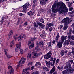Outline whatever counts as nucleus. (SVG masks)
Wrapping results in <instances>:
<instances>
[{
	"label": "nucleus",
	"mask_w": 74,
	"mask_h": 74,
	"mask_svg": "<svg viewBox=\"0 0 74 74\" xmlns=\"http://www.w3.org/2000/svg\"><path fill=\"white\" fill-rule=\"evenodd\" d=\"M52 11L53 13L51 15L52 17H55L56 16V13L59 11V14H66L67 12V8L66 7L64 3L60 2L58 3V1H56L53 5Z\"/></svg>",
	"instance_id": "f257e3e1"
},
{
	"label": "nucleus",
	"mask_w": 74,
	"mask_h": 74,
	"mask_svg": "<svg viewBox=\"0 0 74 74\" xmlns=\"http://www.w3.org/2000/svg\"><path fill=\"white\" fill-rule=\"evenodd\" d=\"M61 22L63 23L64 25L63 28L64 30H66L67 29V28L68 27L67 25H68L69 23L70 22V21L69 18L66 17L64 18L62 21Z\"/></svg>",
	"instance_id": "f03ea898"
},
{
	"label": "nucleus",
	"mask_w": 74,
	"mask_h": 74,
	"mask_svg": "<svg viewBox=\"0 0 74 74\" xmlns=\"http://www.w3.org/2000/svg\"><path fill=\"white\" fill-rule=\"evenodd\" d=\"M64 69H67L68 71V73H72L74 72V69L71 68V64L68 63H67V64L65 66Z\"/></svg>",
	"instance_id": "7ed1b4c3"
},
{
	"label": "nucleus",
	"mask_w": 74,
	"mask_h": 74,
	"mask_svg": "<svg viewBox=\"0 0 74 74\" xmlns=\"http://www.w3.org/2000/svg\"><path fill=\"white\" fill-rule=\"evenodd\" d=\"M22 64H24V63L25 62V61H26V58H24V57H23L20 60L19 63H18L17 66V69H18L19 68V66H20V64H21V63L22 62Z\"/></svg>",
	"instance_id": "20e7f679"
},
{
	"label": "nucleus",
	"mask_w": 74,
	"mask_h": 74,
	"mask_svg": "<svg viewBox=\"0 0 74 74\" xmlns=\"http://www.w3.org/2000/svg\"><path fill=\"white\" fill-rule=\"evenodd\" d=\"M52 53L51 51H49L47 54L44 56V59H49L52 56Z\"/></svg>",
	"instance_id": "39448f33"
},
{
	"label": "nucleus",
	"mask_w": 74,
	"mask_h": 74,
	"mask_svg": "<svg viewBox=\"0 0 74 74\" xmlns=\"http://www.w3.org/2000/svg\"><path fill=\"white\" fill-rule=\"evenodd\" d=\"M31 5H30L28 4H25V5H23V12L26 11V10H27L28 7H30Z\"/></svg>",
	"instance_id": "423d86ee"
},
{
	"label": "nucleus",
	"mask_w": 74,
	"mask_h": 74,
	"mask_svg": "<svg viewBox=\"0 0 74 74\" xmlns=\"http://www.w3.org/2000/svg\"><path fill=\"white\" fill-rule=\"evenodd\" d=\"M21 42H20L18 45L17 44L16 47V52H17L18 51V49H20L21 47Z\"/></svg>",
	"instance_id": "0eeeda50"
},
{
	"label": "nucleus",
	"mask_w": 74,
	"mask_h": 74,
	"mask_svg": "<svg viewBox=\"0 0 74 74\" xmlns=\"http://www.w3.org/2000/svg\"><path fill=\"white\" fill-rule=\"evenodd\" d=\"M66 39H67V36H62L61 39V42L63 43V42H64V41L66 40Z\"/></svg>",
	"instance_id": "6e6552de"
},
{
	"label": "nucleus",
	"mask_w": 74,
	"mask_h": 74,
	"mask_svg": "<svg viewBox=\"0 0 74 74\" xmlns=\"http://www.w3.org/2000/svg\"><path fill=\"white\" fill-rule=\"evenodd\" d=\"M71 29H69V32H67V34L68 35V38L69 39L71 37Z\"/></svg>",
	"instance_id": "1a4fd4ad"
},
{
	"label": "nucleus",
	"mask_w": 74,
	"mask_h": 74,
	"mask_svg": "<svg viewBox=\"0 0 74 74\" xmlns=\"http://www.w3.org/2000/svg\"><path fill=\"white\" fill-rule=\"evenodd\" d=\"M46 66L47 67H50V65H51V62L49 61H48L47 62V61H46Z\"/></svg>",
	"instance_id": "9d476101"
},
{
	"label": "nucleus",
	"mask_w": 74,
	"mask_h": 74,
	"mask_svg": "<svg viewBox=\"0 0 74 74\" xmlns=\"http://www.w3.org/2000/svg\"><path fill=\"white\" fill-rule=\"evenodd\" d=\"M38 24L40 27H41V28L42 29H44V26H45L44 25H43V24H42L40 23H38Z\"/></svg>",
	"instance_id": "9b49d317"
},
{
	"label": "nucleus",
	"mask_w": 74,
	"mask_h": 74,
	"mask_svg": "<svg viewBox=\"0 0 74 74\" xmlns=\"http://www.w3.org/2000/svg\"><path fill=\"white\" fill-rule=\"evenodd\" d=\"M22 74H29V72L27 71L26 70V69H24L22 72Z\"/></svg>",
	"instance_id": "f8f14e48"
},
{
	"label": "nucleus",
	"mask_w": 74,
	"mask_h": 74,
	"mask_svg": "<svg viewBox=\"0 0 74 74\" xmlns=\"http://www.w3.org/2000/svg\"><path fill=\"white\" fill-rule=\"evenodd\" d=\"M69 43H70V40L69 39L66 40L64 42V44L66 45H68L69 44Z\"/></svg>",
	"instance_id": "ddd939ff"
},
{
	"label": "nucleus",
	"mask_w": 74,
	"mask_h": 74,
	"mask_svg": "<svg viewBox=\"0 0 74 74\" xmlns=\"http://www.w3.org/2000/svg\"><path fill=\"white\" fill-rule=\"evenodd\" d=\"M32 54L34 55V56H35V57H38V56H40V54L38 53H34L32 52Z\"/></svg>",
	"instance_id": "4468645a"
},
{
	"label": "nucleus",
	"mask_w": 74,
	"mask_h": 74,
	"mask_svg": "<svg viewBox=\"0 0 74 74\" xmlns=\"http://www.w3.org/2000/svg\"><path fill=\"white\" fill-rule=\"evenodd\" d=\"M63 43L61 42H59L57 45V47H58V48H62V45Z\"/></svg>",
	"instance_id": "2eb2a0df"
},
{
	"label": "nucleus",
	"mask_w": 74,
	"mask_h": 74,
	"mask_svg": "<svg viewBox=\"0 0 74 74\" xmlns=\"http://www.w3.org/2000/svg\"><path fill=\"white\" fill-rule=\"evenodd\" d=\"M40 49L38 48V47L37 46L35 47L34 51L35 52H38V51H40Z\"/></svg>",
	"instance_id": "dca6fc26"
},
{
	"label": "nucleus",
	"mask_w": 74,
	"mask_h": 74,
	"mask_svg": "<svg viewBox=\"0 0 74 74\" xmlns=\"http://www.w3.org/2000/svg\"><path fill=\"white\" fill-rule=\"evenodd\" d=\"M59 37V33H58L57 36H56V41H59V39H58Z\"/></svg>",
	"instance_id": "f3484780"
},
{
	"label": "nucleus",
	"mask_w": 74,
	"mask_h": 74,
	"mask_svg": "<svg viewBox=\"0 0 74 74\" xmlns=\"http://www.w3.org/2000/svg\"><path fill=\"white\" fill-rule=\"evenodd\" d=\"M45 1L44 0H42L40 2V4L42 5H45L46 4Z\"/></svg>",
	"instance_id": "a211bd4d"
},
{
	"label": "nucleus",
	"mask_w": 74,
	"mask_h": 74,
	"mask_svg": "<svg viewBox=\"0 0 74 74\" xmlns=\"http://www.w3.org/2000/svg\"><path fill=\"white\" fill-rule=\"evenodd\" d=\"M60 54L61 56H63V55H64V50H61V51Z\"/></svg>",
	"instance_id": "6ab92c4d"
},
{
	"label": "nucleus",
	"mask_w": 74,
	"mask_h": 74,
	"mask_svg": "<svg viewBox=\"0 0 74 74\" xmlns=\"http://www.w3.org/2000/svg\"><path fill=\"white\" fill-rule=\"evenodd\" d=\"M5 54L6 56L8 58V59H10L11 58V56L7 54V53H5Z\"/></svg>",
	"instance_id": "aec40b11"
},
{
	"label": "nucleus",
	"mask_w": 74,
	"mask_h": 74,
	"mask_svg": "<svg viewBox=\"0 0 74 74\" xmlns=\"http://www.w3.org/2000/svg\"><path fill=\"white\" fill-rule=\"evenodd\" d=\"M34 12L32 11H30L27 13L28 15H32L33 14Z\"/></svg>",
	"instance_id": "412c9836"
},
{
	"label": "nucleus",
	"mask_w": 74,
	"mask_h": 74,
	"mask_svg": "<svg viewBox=\"0 0 74 74\" xmlns=\"http://www.w3.org/2000/svg\"><path fill=\"white\" fill-rule=\"evenodd\" d=\"M22 38H23L22 35H20V36L18 38V40L19 41H21V40L22 39Z\"/></svg>",
	"instance_id": "4be33fe9"
},
{
	"label": "nucleus",
	"mask_w": 74,
	"mask_h": 74,
	"mask_svg": "<svg viewBox=\"0 0 74 74\" xmlns=\"http://www.w3.org/2000/svg\"><path fill=\"white\" fill-rule=\"evenodd\" d=\"M14 41H12L11 42L10 45V48L12 47V45H14Z\"/></svg>",
	"instance_id": "5701e85b"
},
{
	"label": "nucleus",
	"mask_w": 74,
	"mask_h": 74,
	"mask_svg": "<svg viewBox=\"0 0 74 74\" xmlns=\"http://www.w3.org/2000/svg\"><path fill=\"white\" fill-rule=\"evenodd\" d=\"M68 73V71L67 70V69L66 70L63 71L62 72V74H66V73Z\"/></svg>",
	"instance_id": "b1692460"
},
{
	"label": "nucleus",
	"mask_w": 74,
	"mask_h": 74,
	"mask_svg": "<svg viewBox=\"0 0 74 74\" xmlns=\"http://www.w3.org/2000/svg\"><path fill=\"white\" fill-rule=\"evenodd\" d=\"M10 71L11 73L12 74H14V69H13V68H11Z\"/></svg>",
	"instance_id": "393cba45"
},
{
	"label": "nucleus",
	"mask_w": 74,
	"mask_h": 74,
	"mask_svg": "<svg viewBox=\"0 0 74 74\" xmlns=\"http://www.w3.org/2000/svg\"><path fill=\"white\" fill-rule=\"evenodd\" d=\"M33 25L34 27H37V28L38 27V25L36 24V23L35 22L34 23Z\"/></svg>",
	"instance_id": "a878e982"
},
{
	"label": "nucleus",
	"mask_w": 74,
	"mask_h": 74,
	"mask_svg": "<svg viewBox=\"0 0 74 74\" xmlns=\"http://www.w3.org/2000/svg\"><path fill=\"white\" fill-rule=\"evenodd\" d=\"M36 38L35 37H34L33 38H32L31 39V41H32V42H34V41H33L34 40H36Z\"/></svg>",
	"instance_id": "bb28decb"
},
{
	"label": "nucleus",
	"mask_w": 74,
	"mask_h": 74,
	"mask_svg": "<svg viewBox=\"0 0 74 74\" xmlns=\"http://www.w3.org/2000/svg\"><path fill=\"white\" fill-rule=\"evenodd\" d=\"M45 43V42L43 41H41L39 43V44L40 45H44Z\"/></svg>",
	"instance_id": "cd10ccee"
},
{
	"label": "nucleus",
	"mask_w": 74,
	"mask_h": 74,
	"mask_svg": "<svg viewBox=\"0 0 74 74\" xmlns=\"http://www.w3.org/2000/svg\"><path fill=\"white\" fill-rule=\"evenodd\" d=\"M53 26V24H52V23H49L48 24V26L49 27H51V26Z\"/></svg>",
	"instance_id": "c85d7f7f"
},
{
	"label": "nucleus",
	"mask_w": 74,
	"mask_h": 74,
	"mask_svg": "<svg viewBox=\"0 0 74 74\" xmlns=\"http://www.w3.org/2000/svg\"><path fill=\"white\" fill-rule=\"evenodd\" d=\"M34 44L33 43H32V44L29 46V48H33L34 47Z\"/></svg>",
	"instance_id": "c756f323"
},
{
	"label": "nucleus",
	"mask_w": 74,
	"mask_h": 74,
	"mask_svg": "<svg viewBox=\"0 0 74 74\" xmlns=\"http://www.w3.org/2000/svg\"><path fill=\"white\" fill-rule=\"evenodd\" d=\"M9 34H10V37H12V34H13V31L11 30Z\"/></svg>",
	"instance_id": "7c9ffc66"
},
{
	"label": "nucleus",
	"mask_w": 74,
	"mask_h": 74,
	"mask_svg": "<svg viewBox=\"0 0 74 74\" xmlns=\"http://www.w3.org/2000/svg\"><path fill=\"white\" fill-rule=\"evenodd\" d=\"M48 46L49 47L52 48V45H51V42H49V45H48Z\"/></svg>",
	"instance_id": "2f4dec72"
},
{
	"label": "nucleus",
	"mask_w": 74,
	"mask_h": 74,
	"mask_svg": "<svg viewBox=\"0 0 74 74\" xmlns=\"http://www.w3.org/2000/svg\"><path fill=\"white\" fill-rule=\"evenodd\" d=\"M70 43L72 45H74V41H73L72 40H71Z\"/></svg>",
	"instance_id": "473e14b6"
},
{
	"label": "nucleus",
	"mask_w": 74,
	"mask_h": 74,
	"mask_svg": "<svg viewBox=\"0 0 74 74\" xmlns=\"http://www.w3.org/2000/svg\"><path fill=\"white\" fill-rule=\"evenodd\" d=\"M71 40H74V35H72L71 37Z\"/></svg>",
	"instance_id": "72a5a7b5"
},
{
	"label": "nucleus",
	"mask_w": 74,
	"mask_h": 74,
	"mask_svg": "<svg viewBox=\"0 0 74 74\" xmlns=\"http://www.w3.org/2000/svg\"><path fill=\"white\" fill-rule=\"evenodd\" d=\"M57 69H58V70H62L63 67H61L59 66H58L57 67Z\"/></svg>",
	"instance_id": "f704fd0d"
},
{
	"label": "nucleus",
	"mask_w": 74,
	"mask_h": 74,
	"mask_svg": "<svg viewBox=\"0 0 74 74\" xmlns=\"http://www.w3.org/2000/svg\"><path fill=\"white\" fill-rule=\"evenodd\" d=\"M45 31H43L42 33L43 34L41 35V36H42V37H44V36H45Z\"/></svg>",
	"instance_id": "c9c22d12"
},
{
	"label": "nucleus",
	"mask_w": 74,
	"mask_h": 74,
	"mask_svg": "<svg viewBox=\"0 0 74 74\" xmlns=\"http://www.w3.org/2000/svg\"><path fill=\"white\" fill-rule=\"evenodd\" d=\"M20 53H21V54H22V53H23V50H22V49H20Z\"/></svg>",
	"instance_id": "e433bc0d"
},
{
	"label": "nucleus",
	"mask_w": 74,
	"mask_h": 74,
	"mask_svg": "<svg viewBox=\"0 0 74 74\" xmlns=\"http://www.w3.org/2000/svg\"><path fill=\"white\" fill-rule=\"evenodd\" d=\"M69 62H70L71 63H73V60H69L68 61Z\"/></svg>",
	"instance_id": "4c0bfd02"
},
{
	"label": "nucleus",
	"mask_w": 74,
	"mask_h": 74,
	"mask_svg": "<svg viewBox=\"0 0 74 74\" xmlns=\"http://www.w3.org/2000/svg\"><path fill=\"white\" fill-rule=\"evenodd\" d=\"M53 57H51V58L50 59V61H53Z\"/></svg>",
	"instance_id": "58836bf2"
},
{
	"label": "nucleus",
	"mask_w": 74,
	"mask_h": 74,
	"mask_svg": "<svg viewBox=\"0 0 74 74\" xmlns=\"http://www.w3.org/2000/svg\"><path fill=\"white\" fill-rule=\"evenodd\" d=\"M63 25H61L60 27H58V29H60L62 28L63 27Z\"/></svg>",
	"instance_id": "ea45409f"
},
{
	"label": "nucleus",
	"mask_w": 74,
	"mask_h": 74,
	"mask_svg": "<svg viewBox=\"0 0 74 74\" xmlns=\"http://www.w3.org/2000/svg\"><path fill=\"white\" fill-rule=\"evenodd\" d=\"M40 22H42L43 23H44V19L42 18H41L40 19Z\"/></svg>",
	"instance_id": "a19ab883"
},
{
	"label": "nucleus",
	"mask_w": 74,
	"mask_h": 74,
	"mask_svg": "<svg viewBox=\"0 0 74 74\" xmlns=\"http://www.w3.org/2000/svg\"><path fill=\"white\" fill-rule=\"evenodd\" d=\"M36 64H38V65H39V66H41V63H40L39 62H36Z\"/></svg>",
	"instance_id": "79ce46f5"
},
{
	"label": "nucleus",
	"mask_w": 74,
	"mask_h": 74,
	"mask_svg": "<svg viewBox=\"0 0 74 74\" xmlns=\"http://www.w3.org/2000/svg\"><path fill=\"white\" fill-rule=\"evenodd\" d=\"M23 37L24 38V39H26V35H25V34H23Z\"/></svg>",
	"instance_id": "37998d69"
},
{
	"label": "nucleus",
	"mask_w": 74,
	"mask_h": 74,
	"mask_svg": "<svg viewBox=\"0 0 74 74\" xmlns=\"http://www.w3.org/2000/svg\"><path fill=\"white\" fill-rule=\"evenodd\" d=\"M53 29V28H52V27H51L49 29V32H52V30Z\"/></svg>",
	"instance_id": "c03bdc74"
},
{
	"label": "nucleus",
	"mask_w": 74,
	"mask_h": 74,
	"mask_svg": "<svg viewBox=\"0 0 74 74\" xmlns=\"http://www.w3.org/2000/svg\"><path fill=\"white\" fill-rule=\"evenodd\" d=\"M11 37V35H10V34H9L8 36V40H9L10 39Z\"/></svg>",
	"instance_id": "a18cd8bd"
},
{
	"label": "nucleus",
	"mask_w": 74,
	"mask_h": 74,
	"mask_svg": "<svg viewBox=\"0 0 74 74\" xmlns=\"http://www.w3.org/2000/svg\"><path fill=\"white\" fill-rule=\"evenodd\" d=\"M73 8H69V10L70 11H72V10H73Z\"/></svg>",
	"instance_id": "49530a36"
},
{
	"label": "nucleus",
	"mask_w": 74,
	"mask_h": 74,
	"mask_svg": "<svg viewBox=\"0 0 74 74\" xmlns=\"http://www.w3.org/2000/svg\"><path fill=\"white\" fill-rule=\"evenodd\" d=\"M13 38H14L15 39V40H16V39H18V37H17L16 36H14L13 37Z\"/></svg>",
	"instance_id": "de8ad7c7"
},
{
	"label": "nucleus",
	"mask_w": 74,
	"mask_h": 74,
	"mask_svg": "<svg viewBox=\"0 0 74 74\" xmlns=\"http://www.w3.org/2000/svg\"><path fill=\"white\" fill-rule=\"evenodd\" d=\"M26 69V71H27V70H30V67H28L26 69Z\"/></svg>",
	"instance_id": "09e8293b"
},
{
	"label": "nucleus",
	"mask_w": 74,
	"mask_h": 74,
	"mask_svg": "<svg viewBox=\"0 0 74 74\" xmlns=\"http://www.w3.org/2000/svg\"><path fill=\"white\" fill-rule=\"evenodd\" d=\"M32 56L30 54H29L28 55V58H31Z\"/></svg>",
	"instance_id": "8fccbe9b"
},
{
	"label": "nucleus",
	"mask_w": 74,
	"mask_h": 74,
	"mask_svg": "<svg viewBox=\"0 0 74 74\" xmlns=\"http://www.w3.org/2000/svg\"><path fill=\"white\" fill-rule=\"evenodd\" d=\"M47 13L49 14H51V10H48L47 11Z\"/></svg>",
	"instance_id": "3c124183"
},
{
	"label": "nucleus",
	"mask_w": 74,
	"mask_h": 74,
	"mask_svg": "<svg viewBox=\"0 0 74 74\" xmlns=\"http://www.w3.org/2000/svg\"><path fill=\"white\" fill-rule=\"evenodd\" d=\"M35 74H40V71H37L35 72Z\"/></svg>",
	"instance_id": "603ef678"
},
{
	"label": "nucleus",
	"mask_w": 74,
	"mask_h": 74,
	"mask_svg": "<svg viewBox=\"0 0 74 74\" xmlns=\"http://www.w3.org/2000/svg\"><path fill=\"white\" fill-rule=\"evenodd\" d=\"M74 13V10H73L72 12H70L71 14H73Z\"/></svg>",
	"instance_id": "864d4df0"
},
{
	"label": "nucleus",
	"mask_w": 74,
	"mask_h": 74,
	"mask_svg": "<svg viewBox=\"0 0 74 74\" xmlns=\"http://www.w3.org/2000/svg\"><path fill=\"white\" fill-rule=\"evenodd\" d=\"M40 11H41L42 12H44V9H41L40 10Z\"/></svg>",
	"instance_id": "5fc2aeb1"
},
{
	"label": "nucleus",
	"mask_w": 74,
	"mask_h": 74,
	"mask_svg": "<svg viewBox=\"0 0 74 74\" xmlns=\"http://www.w3.org/2000/svg\"><path fill=\"white\" fill-rule=\"evenodd\" d=\"M11 68H12V67L10 66H8V69H11Z\"/></svg>",
	"instance_id": "6e6d98bb"
},
{
	"label": "nucleus",
	"mask_w": 74,
	"mask_h": 74,
	"mask_svg": "<svg viewBox=\"0 0 74 74\" xmlns=\"http://www.w3.org/2000/svg\"><path fill=\"white\" fill-rule=\"evenodd\" d=\"M45 70L46 71H49V69H48V68L46 67Z\"/></svg>",
	"instance_id": "4d7b16f0"
},
{
	"label": "nucleus",
	"mask_w": 74,
	"mask_h": 74,
	"mask_svg": "<svg viewBox=\"0 0 74 74\" xmlns=\"http://www.w3.org/2000/svg\"><path fill=\"white\" fill-rule=\"evenodd\" d=\"M49 28V27L48 26H46V30H48V29Z\"/></svg>",
	"instance_id": "13d9d810"
},
{
	"label": "nucleus",
	"mask_w": 74,
	"mask_h": 74,
	"mask_svg": "<svg viewBox=\"0 0 74 74\" xmlns=\"http://www.w3.org/2000/svg\"><path fill=\"white\" fill-rule=\"evenodd\" d=\"M58 62H59V59H58L56 61V63H58Z\"/></svg>",
	"instance_id": "bf43d9fd"
},
{
	"label": "nucleus",
	"mask_w": 74,
	"mask_h": 74,
	"mask_svg": "<svg viewBox=\"0 0 74 74\" xmlns=\"http://www.w3.org/2000/svg\"><path fill=\"white\" fill-rule=\"evenodd\" d=\"M23 15V14L22 13H21L19 14V16H22Z\"/></svg>",
	"instance_id": "052dcab7"
},
{
	"label": "nucleus",
	"mask_w": 74,
	"mask_h": 74,
	"mask_svg": "<svg viewBox=\"0 0 74 74\" xmlns=\"http://www.w3.org/2000/svg\"><path fill=\"white\" fill-rule=\"evenodd\" d=\"M7 51H8L7 49H5L4 50V52H5V53H7Z\"/></svg>",
	"instance_id": "680f3d73"
},
{
	"label": "nucleus",
	"mask_w": 74,
	"mask_h": 74,
	"mask_svg": "<svg viewBox=\"0 0 74 74\" xmlns=\"http://www.w3.org/2000/svg\"><path fill=\"white\" fill-rule=\"evenodd\" d=\"M55 42H56L55 40H54L52 41V43H53V44H55Z\"/></svg>",
	"instance_id": "e2e57ef3"
},
{
	"label": "nucleus",
	"mask_w": 74,
	"mask_h": 74,
	"mask_svg": "<svg viewBox=\"0 0 74 74\" xmlns=\"http://www.w3.org/2000/svg\"><path fill=\"white\" fill-rule=\"evenodd\" d=\"M31 44V42L29 41V43L28 44V45H30Z\"/></svg>",
	"instance_id": "0e129e2a"
},
{
	"label": "nucleus",
	"mask_w": 74,
	"mask_h": 74,
	"mask_svg": "<svg viewBox=\"0 0 74 74\" xmlns=\"http://www.w3.org/2000/svg\"><path fill=\"white\" fill-rule=\"evenodd\" d=\"M31 64H32V62H30L28 64V66H29V65H30Z\"/></svg>",
	"instance_id": "69168bd1"
},
{
	"label": "nucleus",
	"mask_w": 74,
	"mask_h": 74,
	"mask_svg": "<svg viewBox=\"0 0 74 74\" xmlns=\"http://www.w3.org/2000/svg\"><path fill=\"white\" fill-rule=\"evenodd\" d=\"M71 32L74 34V29L72 31L71 30Z\"/></svg>",
	"instance_id": "338daca9"
},
{
	"label": "nucleus",
	"mask_w": 74,
	"mask_h": 74,
	"mask_svg": "<svg viewBox=\"0 0 74 74\" xmlns=\"http://www.w3.org/2000/svg\"><path fill=\"white\" fill-rule=\"evenodd\" d=\"M7 74H11V71L9 72Z\"/></svg>",
	"instance_id": "774afa93"
}]
</instances>
